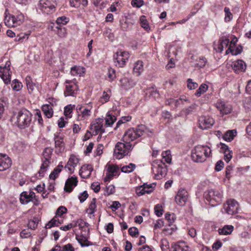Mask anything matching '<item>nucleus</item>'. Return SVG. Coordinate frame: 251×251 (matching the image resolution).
I'll use <instances>...</instances> for the list:
<instances>
[{
    "label": "nucleus",
    "mask_w": 251,
    "mask_h": 251,
    "mask_svg": "<svg viewBox=\"0 0 251 251\" xmlns=\"http://www.w3.org/2000/svg\"><path fill=\"white\" fill-rule=\"evenodd\" d=\"M16 119L15 124L20 129L28 127L32 123V115L28 110L24 108L19 111L13 117Z\"/></svg>",
    "instance_id": "obj_1"
},
{
    "label": "nucleus",
    "mask_w": 251,
    "mask_h": 251,
    "mask_svg": "<svg viewBox=\"0 0 251 251\" xmlns=\"http://www.w3.org/2000/svg\"><path fill=\"white\" fill-rule=\"evenodd\" d=\"M211 150L207 146L198 145L191 151V158L197 163L204 162L206 158L210 156Z\"/></svg>",
    "instance_id": "obj_2"
},
{
    "label": "nucleus",
    "mask_w": 251,
    "mask_h": 251,
    "mask_svg": "<svg viewBox=\"0 0 251 251\" xmlns=\"http://www.w3.org/2000/svg\"><path fill=\"white\" fill-rule=\"evenodd\" d=\"M147 130V127L145 125H138L135 128H131L128 129L124 134L122 141L124 142L130 143L138 137H141L144 133Z\"/></svg>",
    "instance_id": "obj_3"
},
{
    "label": "nucleus",
    "mask_w": 251,
    "mask_h": 251,
    "mask_svg": "<svg viewBox=\"0 0 251 251\" xmlns=\"http://www.w3.org/2000/svg\"><path fill=\"white\" fill-rule=\"evenodd\" d=\"M203 197L212 206L219 205L222 202V195L221 193L214 189L206 190L203 194Z\"/></svg>",
    "instance_id": "obj_4"
},
{
    "label": "nucleus",
    "mask_w": 251,
    "mask_h": 251,
    "mask_svg": "<svg viewBox=\"0 0 251 251\" xmlns=\"http://www.w3.org/2000/svg\"><path fill=\"white\" fill-rule=\"evenodd\" d=\"M132 149V145L128 142H118L115 147L114 155L116 158L120 159L127 155Z\"/></svg>",
    "instance_id": "obj_5"
},
{
    "label": "nucleus",
    "mask_w": 251,
    "mask_h": 251,
    "mask_svg": "<svg viewBox=\"0 0 251 251\" xmlns=\"http://www.w3.org/2000/svg\"><path fill=\"white\" fill-rule=\"evenodd\" d=\"M25 19L24 15L21 13H17L16 15L7 16L5 15L4 23L8 27H15L21 25Z\"/></svg>",
    "instance_id": "obj_6"
},
{
    "label": "nucleus",
    "mask_w": 251,
    "mask_h": 251,
    "mask_svg": "<svg viewBox=\"0 0 251 251\" xmlns=\"http://www.w3.org/2000/svg\"><path fill=\"white\" fill-rule=\"evenodd\" d=\"M57 5L55 0H40L39 8L44 13L49 14L55 11V7Z\"/></svg>",
    "instance_id": "obj_7"
},
{
    "label": "nucleus",
    "mask_w": 251,
    "mask_h": 251,
    "mask_svg": "<svg viewBox=\"0 0 251 251\" xmlns=\"http://www.w3.org/2000/svg\"><path fill=\"white\" fill-rule=\"evenodd\" d=\"M76 83V80L75 78L65 81L66 89L64 92L65 97H75L78 90V86Z\"/></svg>",
    "instance_id": "obj_8"
},
{
    "label": "nucleus",
    "mask_w": 251,
    "mask_h": 251,
    "mask_svg": "<svg viewBox=\"0 0 251 251\" xmlns=\"http://www.w3.org/2000/svg\"><path fill=\"white\" fill-rule=\"evenodd\" d=\"M129 57V53L126 51L120 50L113 56L114 63L116 66L123 67Z\"/></svg>",
    "instance_id": "obj_9"
},
{
    "label": "nucleus",
    "mask_w": 251,
    "mask_h": 251,
    "mask_svg": "<svg viewBox=\"0 0 251 251\" xmlns=\"http://www.w3.org/2000/svg\"><path fill=\"white\" fill-rule=\"evenodd\" d=\"M151 169L157 178L165 176L166 174L165 165L160 160H156L153 161Z\"/></svg>",
    "instance_id": "obj_10"
},
{
    "label": "nucleus",
    "mask_w": 251,
    "mask_h": 251,
    "mask_svg": "<svg viewBox=\"0 0 251 251\" xmlns=\"http://www.w3.org/2000/svg\"><path fill=\"white\" fill-rule=\"evenodd\" d=\"M10 65V61H7L4 66H0V76L6 84H9L11 81Z\"/></svg>",
    "instance_id": "obj_11"
},
{
    "label": "nucleus",
    "mask_w": 251,
    "mask_h": 251,
    "mask_svg": "<svg viewBox=\"0 0 251 251\" xmlns=\"http://www.w3.org/2000/svg\"><path fill=\"white\" fill-rule=\"evenodd\" d=\"M52 149L49 148H46L44 151L43 155L45 157V160L43 161L40 169L38 172L40 176H44L45 172L47 170L50 163L49 158H50V155L52 152Z\"/></svg>",
    "instance_id": "obj_12"
},
{
    "label": "nucleus",
    "mask_w": 251,
    "mask_h": 251,
    "mask_svg": "<svg viewBox=\"0 0 251 251\" xmlns=\"http://www.w3.org/2000/svg\"><path fill=\"white\" fill-rule=\"evenodd\" d=\"M224 209L228 214L233 215L238 212L239 204L235 200L230 199L224 204Z\"/></svg>",
    "instance_id": "obj_13"
},
{
    "label": "nucleus",
    "mask_w": 251,
    "mask_h": 251,
    "mask_svg": "<svg viewBox=\"0 0 251 251\" xmlns=\"http://www.w3.org/2000/svg\"><path fill=\"white\" fill-rule=\"evenodd\" d=\"M103 124V120L99 118L96 119L95 122L91 125L90 129L92 131L93 135H96L98 134L101 135L104 132Z\"/></svg>",
    "instance_id": "obj_14"
},
{
    "label": "nucleus",
    "mask_w": 251,
    "mask_h": 251,
    "mask_svg": "<svg viewBox=\"0 0 251 251\" xmlns=\"http://www.w3.org/2000/svg\"><path fill=\"white\" fill-rule=\"evenodd\" d=\"M188 198V194L187 191L183 188H181L178 191L175 197L176 203L180 206H184Z\"/></svg>",
    "instance_id": "obj_15"
},
{
    "label": "nucleus",
    "mask_w": 251,
    "mask_h": 251,
    "mask_svg": "<svg viewBox=\"0 0 251 251\" xmlns=\"http://www.w3.org/2000/svg\"><path fill=\"white\" fill-rule=\"evenodd\" d=\"M199 126L202 129L211 127L214 124V119L209 116H201L199 119Z\"/></svg>",
    "instance_id": "obj_16"
},
{
    "label": "nucleus",
    "mask_w": 251,
    "mask_h": 251,
    "mask_svg": "<svg viewBox=\"0 0 251 251\" xmlns=\"http://www.w3.org/2000/svg\"><path fill=\"white\" fill-rule=\"evenodd\" d=\"M12 164L11 158L6 154L0 153V171L8 169Z\"/></svg>",
    "instance_id": "obj_17"
},
{
    "label": "nucleus",
    "mask_w": 251,
    "mask_h": 251,
    "mask_svg": "<svg viewBox=\"0 0 251 251\" xmlns=\"http://www.w3.org/2000/svg\"><path fill=\"white\" fill-rule=\"evenodd\" d=\"M63 140V136L59 135L58 134H54L55 147L56 149V151L58 153L62 152L64 150L65 144Z\"/></svg>",
    "instance_id": "obj_18"
},
{
    "label": "nucleus",
    "mask_w": 251,
    "mask_h": 251,
    "mask_svg": "<svg viewBox=\"0 0 251 251\" xmlns=\"http://www.w3.org/2000/svg\"><path fill=\"white\" fill-rule=\"evenodd\" d=\"M216 106L223 114H228L231 112L232 110L230 105L226 104L221 100L216 102Z\"/></svg>",
    "instance_id": "obj_19"
},
{
    "label": "nucleus",
    "mask_w": 251,
    "mask_h": 251,
    "mask_svg": "<svg viewBox=\"0 0 251 251\" xmlns=\"http://www.w3.org/2000/svg\"><path fill=\"white\" fill-rule=\"evenodd\" d=\"M153 190L152 184H147L144 183L143 185L140 186L136 188V193L138 196H142L145 193L149 194Z\"/></svg>",
    "instance_id": "obj_20"
},
{
    "label": "nucleus",
    "mask_w": 251,
    "mask_h": 251,
    "mask_svg": "<svg viewBox=\"0 0 251 251\" xmlns=\"http://www.w3.org/2000/svg\"><path fill=\"white\" fill-rule=\"evenodd\" d=\"M77 182L76 177H71L68 178L65 182L64 191L68 193L71 192L74 188L77 185Z\"/></svg>",
    "instance_id": "obj_21"
},
{
    "label": "nucleus",
    "mask_w": 251,
    "mask_h": 251,
    "mask_svg": "<svg viewBox=\"0 0 251 251\" xmlns=\"http://www.w3.org/2000/svg\"><path fill=\"white\" fill-rule=\"evenodd\" d=\"M78 162L79 159L75 155L71 154L65 168H67L71 173H73Z\"/></svg>",
    "instance_id": "obj_22"
},
{
    "label": "nucleus",
    "mask_w": 251,
    "mask_h": 251,
    "mask_svg": "<svg viewBox=\"0 0 251 251\" xmlns=\"http://www.w3.org/2000/svg\"><path fill=\"white\" fill-rule=\"evenodd\" d=\"M120 86L125 90L129 89L133 87L136 84V82L133 79L124 77L120 80Z\"/></svg>",
    "instance_id": "obj_23"
},
{
    "label": "nucleus",
    "mask_w": 251,
    "mask_h": 251,
    "mask_svg": "<svg viewBox=\"0 0 251 251\" xmlns=\"http://www.w3.org/2000/svg\"><path fill=\"white\" fill-rule=\"evenodd\" d=\"M93 170V167L91 165H84L81 167L79 174L82 178H87L90 176Z\"/></svg>",
    "instance_id": "obj_24"
},
{
    "label": "nucleus",
    "mask_w": 251,
    "mask_h": 251,
    "mask_svg": "<svg viewBox=\"0 0 251 251\" xmlns=\"http://www.w3.org/2000/svg\"><path fill=\"white\" fill-rule=\"evenodd\" d=\"M232 69L236 73L245 71L246 65L242 60H238L233 62Z\"/></svg>",
    "instance_id": "obj_25"
},
{
    "label": "nucleus",
    "mask_w": 251,
    "mask_h": 251,
    "mask_svg": "<svg viewBox=\"0 0 251 251\" xmlns=\"http://www.w3.org/2000/svg\"><path fill=\"white\" fill-rule=\"evenodd\" d=\"M77 110L79 111L78 117L80 118V120H84L87 119L91 115V108L88 107H85L84 106H80L77 108Z\"/></svg>",
    "instance_id": "obj_26"
},
{
    "label": "nucleus",
    "mask_w": 251,
    "mask_h": 251,
    "mask_svg": "<svg viewBox=\"0 0 251 251\" xmlns=\"http://www.w3.org/2000/svg\"><path fill=\"white\" fill-rule=\"evenodd\" d=\"M75 238L82 247H88L93 245V243L88 240L87 237L83 235H76Z\"/></svg>",
    "instance_id": "obj_27"
},
{
    "label": "nucleus",
    "mask_w": 251,
    "mask_h": 251,
    "mask_svg": "<svg viewBox=\"0 0 251 251\" xmlns=\"http://www.w3.org/2000/svg\"><path fill=\"white\" fill-rule=\"evenodd\" d=\"M143 62L139 60L136 62L133 67V72L137 75H140L143 72Z\"/></svg>",
    "instance_id": "obj_28"
},
{
    "label": "nucleus",
    "mask_w": 251,
    "mask_h": 251,
    "mask_svg": "<svg viewBox=\"0 0 251 251\" xmlns=\"http://www.w3.org/2000/svg\"><path fill=\"white\" fill-rule=\"evenodd\" d=\"M234 229V227L232 225H225L222 228H219L218 232L220 235H229Z\"/></svg>",
    "instance_id": "obj_29"
},
{
    "label": "nucleus",
    "mask_w": 251,
    "mask_h": 251,
    "mask_svg": "<svg viewBox=\"0 0 251 251\" xmlns=\"http://www.w3.org/2000/svg\"><path fill=\"white\" fill-rule=\"evenodd\" d=\"M220 44H218L217 51L222 52L225 48H226L229 45L230 40L229 39L223 37L220 40Z\"/></svg>",
    "instance_id": "obj_30"
},
{
    "label": "nucleus",
    "mask_w": 251,
    "mask_h": 251,
    "mask_svg": "<svg viewBox=\"0 0 251 251\" xmlns=\"http://www.w3.org/2000/svg\"><path fill=\"white\" fill-rule=\"evenodd\" d=\"M42 109L44 114L47 118H50L52 117L53 111L51 105L48 104H44L42 106Z\"/></svg>",
    "instance_id": "obj_31"
},
{
    "label": "nucleus",
    "mask_w": 251,
    "mask_h": 251,
    "mask_svg": "<svg viewBox=\"0 0 251 251\" xmlns=\"http://www.w3.org/2000/svg\"><path fill=\"white\" fill-rule=\"evenodd\" d=\"M237 132L235 129L227 131L223 136V139L228 142L231 141L236 135Z\"/></svg>",
    "instance_id": "obj_32"
},
{
    "label": "nucleus",
    "mask_w": 251,
    "mask_h": 251,
    "mask_svg": "<svg viewBox=\"0 0 251 251\" xmlns=\"http://www.w3.org/2000/svg\"><path fill=\"white\" fill-rule=\"evenodd\" d=\"M63 168V166L62 165L59 164L50 175V178L54 180L58 177Z\"/></svg>",
    "instance_id": "obj_33"
},
{
    "label": "nucleus",
    "mask_w": 251,
    "mask_h": 251,
    "mask_svg": "<svg viewBox=\"0 0 251 251\" xmlns=\"http://www.w3.org/2000/svg\"><path fill=\"white\" fill-rule=\"evenodd\" d=\"M116 118L115 116L108 112L105 118V126H111L116 121Z\"/></svg>",
    "instance_id": "obj_34"
},
{
    "label": "nucleus",
    "mask_w": 251,
    "mask_h": 251,
    "mask_svg": "<svg viewBox=\"0 0 251 251\" xmlns=\"http://www.w3.org/2000/svg\"><path fill=\"white\" fill-rule=\"evenodd\" d=\"M172 251H189L188 247L184 243H179L172 246Z\"/></svg>",
    "instance_id": "obj_35"
},
{
    "label": "nucleus",
    "mask_w": 251,
    "mask_h": 251,
    "mask_svg": "<svg viewBox=\"0 0 251 251\" xmlns=\"http://www.w3.org/2000/svg\"><path fill=\"white\" fill-rule=\"evenodd\" d=\"M20 202L23 204H27L29 202L32 201L27 192H23L20 195Z\"/></svg>",
    "instance_id": "obj_36"
},
{
    "label": "nucleus",
    "mask_w": 251,
    "mask_h": 251,
    "mask_svg": "<svg viewBox=\"0 0 251 251\" xmlns=\"http://www.w3.org/2000/svg\"><path fill=\"white\" fill-rule=\"evenodd\" d=\"M96 198H93L89 204V207L86 210V212L90 215L93 214L96 211Z\"/></svg>",
    "instance_id": "obj_37"
},
{
    "label": "nucleus",
    "mask_w": 251,
    "mask_h": 251,
    "mask_svg": "<svg viewBox=\"0 0 251 251\" xmlns=\"http://www.w3.org/2000/svg\"><path fill=\"white\" fill-rule=\"evenodd\" d=\"M71 5L74 7H79L81 4L86 6L88 4L87 0H70Z\"/></svg>",
    "instance_id": "obj_38"
},
{
    "label": "nucleus",
    "mask_w": 251,
    "mask_h": 251,
    "mask_svg": "<svg viewBox=\"0 0 251 251\" xmlns=\"http://www.w3.org/2000/svg\"><path fill=\"white\" fill-rule=\"evenodd\" d=\"M208 85L205 83L201 84L197 90L195 95L197 97H200L202 94L206 92L208 90Z\"/></svg>",
    "instance_id": "obj_39"
},
{
    "label": "nucleus",
    "mask_w": 251,
    "mask_h": 251,
    "mask_svg": "<svg viewBox=\"0 0 251 251\" xmlns=\"http://www.w3.org/2000/svg\"><path fill=\"white\" fill-rule=\"evenodd\" d=\"M84 68L76 66H74L71 68L70 73L72 75L75 76L76 75H81L84 73Z\"/></svg>",
    "instance_id": "obj_40"
},
{
    "label": "nucleus",
    "mask_w": 251,
    "mask_h": 251,
    "mask_svg": "<svg viewBox=\"0 0 251 251\" xmlns=\"http://www.w3.org/2000/svg\"><path fill=\"white\" fill-rule=\"evenodd\" d=\"M136 168V165L133 163H130L127 165L124 166L121 168L122 172L125 173H130L134 171Z\"/></svg>",
    "instance_id": "obj_41"
},
{
    "label": "nucleus",
    "mask_w": 251,
    "mask_h": 251,
    "mask_svg": "<svg viewBox=\"0 0 251 251\" xmlns=\"http://www.w3.org/2000/svg\"><path fill=\"white\" fill-rule=\"evenodd\" d=\"M235 48H232L231 49H227L226 50V54H228L229 52L233 55H237L241 53L242 51V47L241 46H238L234 49Z\"/></svg>",
    "instance_id": "obj_42"
},
{
    "label": "nucleus",
    "mask_w": 251,
    "mask_h": 251,
    "mask_svg": "<svg viewBox=\"0 0 251 251\" xmlns=\"http://www.w3.org/2000/svg\"><path fill=\"white\" fill-rule=\"evenodd\" d=\"M69 22V18L64 16L57 18L56 20V23L59 26L66 25Z\"/></svg>",
    "instance_id": "obj_43"
},
{
    "label": "nucleus",
    "mask_w": 251,
    "mask_h": 251,
    "mask_svg": "<svg viewBox=\"0 0 251 251\" xmlns=\"http://www.w3.org/2000/svg\"><path fill=\"white\" fill-rule=\"evenodd\" d=\"M196 61L195 66L199 68H201L205 65L207 60L204 57L200 56L198 59L196 60Z\"/></svg>",
    "instance_id": "obj_44"
},
{
    "label": "nucleus",
    "mask_w": 251,
    "mask_h": 251,
    "mask_svg": "<svg viewBox=\"0 0 251 251\" xmlns=\"http://www.w3.org/2000/svg\"><path fill=\"white\" fill-rule=\"evenodd\" d=\"M110 93L111 91L109 89L107 90V91H103L102 93V96L100 98V101L102 103H104L106 102H107L110 97Z\"/></svg>",
    "instance_id": "obj_45"
},
{
    "label": "nucleus",
    "mask_w": 251,
    "mask_h": 251,
    "mask_svg": "<svg viewBox=\"0 0 251 251\" xmlns=\"http://www.w3.org/2000/svg\"><path fill=\"white\" fill-rule=\"evenodd\" d=\"M75 107V105H72L71 104H69L66 106L64 108V115L67 118H71L72 117V113L73 112V110Z\"/></svg>",
    "instance_id": "obj_46"
},
{
    "label": "nucleus",
    "mask_w": 251,
    "mask_h": 251,
    "mask_svg": "<svg viewBox=\"0 0 251 251\" xmlns=\"http://www.w3.org/2000/svg\"><path fill=\"white\" fill-rule=\"evenodd\" d=\"M58 218L54 216L46 225V228H50L51 227L55 226H58L59 225L57 222Z\"/></svg>",
    "instance_id": "obj_47"
},
{
    "label": "nucleus",
    "mask_w": 251,
    "mask_h": 251,
    "mask_svg": "<svg viewBox=\"0 0 251 251\" xmlns=\"http://www.w3.org/2000/svg\"><path fill=\"white\" fill-rule=\"evenodd\" d=\"M162 155L163 157V159L166 162L168 163H171L172 160V157L171 155V152L170 151H163L162 153Z\"/></svg>",
    "instance_id": "obj_48"
},
{
    "label": "nucleus",
    "mask_w": 251,
    "mask_h": 251,
    "mask_svg": "<svg viewBox=\"0 0 251 251\" xmlns=\"http://www.w3.org/2000/svg\"><path fill=\"white\" fill-rule=\"evenodd\" d=\"M224 11L225 12V21L229 22L233 18L232 13L230 11V9L227 7H225L224 8Z\"/></svg>",
    "instance_id": "obj_49"
},
{
    "label": "nucleus",
    "mask_w": 251,
    "mask_h": 251,
    "mask_svg": "<svg viewBox=\"0 0 251 251\" xmlns=\"http://www.w3.org/2000/svg\"><path fill=\"white\" fill-rule=\"evenodd\" d=\"M67 211V208L63 206H60L56 210L55 213V216L57 218L61 217V216L64 214L66 213Z\"/></svg>",
    "instance_id": "obj_50"
},
{
    "label": "nucleus",
    "mask_w": 251,
    "mask_h": 251,
    "mask_svg": "<svg viewBox=\"0 0 251 251\" xmlns=\"http://www.w3.org/2000/svg\"><path fill=\"white\" fill-rule=\"evenodd\" d=\"M140 20L141 26L146 30H148L150 28V26L147 20L146 19L145 16H141Z\"/></svg>",
    "instance_id": "obj_51"
},
{
    "label": "nucleus",
    "mask_w": 251,
    "mask_h": 251,
    "mask_svg": "<svg viewBox=\"0 0 251 251\" xmlns=\"http://www.w3.org/2000/svg\"><path fill=\"white\" fill-rule=\"evenodd\" d=\"M187 87L190 90L195 89L198 87V84L193 81L192 79L189 78L187 80Z\"/></svg>",
    "instance_id": "obj_52"
},
{
    "label": "nucleus",
    "mask_w": 251,
    "mask_h": 251,
    "mask_svg": "<svg viewBox=\"0 0 251 251\" xmlns=\"http://www.w3.org/2000/svg\"><path fill=\"white\" fill-rule=\"evenodd\" d=\"M56 28L57 29L56 33L59 37L61 38L65 37L66 34L65 28H62L61 26H57Z\"/></svg>",
    "instance_id": "obj_53"
},
{
    "label": "nucleus",
    "mask_w": 251,
    "mask_h": 251,
    "mask_svg": "<svg viewBox=\"0 0 251 251\" xmlns=\"http://www.w3.org/2000/svg\"><path fill=\"white\" fill-rule=\"evenodd\" d=\"M161 248L163 251H172V249H169L167 240L165 239L161 241Z\"/></svg>",
    "instance_id": "obj_54"
},
{
    "label": "nucleus",
    "mask_w": 251,
    "mask_h": 251,
    "mask_svg": "<svg viewBox=\"0 0 251 251\" xmlns=\"http://www.w3.org/2000/svg\"><path fill=\"white\" fill-rule=\"evenodd\" d=\"M165 219L168 221L169 224H172L175 220L176 217L174 214L166 213L165 215Z\"/></svg>",
    "instance_id": "obj_55"
},
{
    "label": "nucleus",
    "mask_w": 251,
    "mask_h": 251,
    "mask_svg": "<svg viewBox=\"0 0 251 251\" xmlns=\"http://www.w3.org/2000/svg\"><path fill=\"white\" fill-rule=\"evenodd\" d=\"M22 86L23 85L21 82L17 81V79L14 80V82L12 84V88L14 90L17 91H19L22 89Z\"/></svg>",
    "instance_id": "obj_56"
},
{
    "label": "nucleus",
    "mask_w": 251,
    "mask_h": 251,
    "mask_svg": "<svg viewBox=\"0 0 251 251\" xmlns=\"http://www.w3.org/2000/svg\"><path fill=\"white\" fill-rule=\"evenodd\" d=\"M154 212L158 217L161 216L163 214V209L162 206L158 204L154 207Z\"/></svg>",
    "instance_id": "obj_57"
},
{
    "label": "nucleus",
    "mask_w": 251,
    "mask_h": 251,
    "mask_svg": "<svg viewBox=\"0 0 251 251\" xmlns=\"http://www.w3.org/2000/svg\"><path fill=\"white\" fill-rule=\"evenodd\" d=\"M226 152L224 153V160L226 162H228L232 157V151L229 150L226 151Z\"/></svg>",
    "instance_id": "obj_58"
},
{
    "label": "nucleus",
    "mask_w": 251,
    "mask_h": 251,
    "mask_svg": "<svg viewBox=\"0 0 251 251\" xmlns=\"http://www.w3.org/2000/svg\"><path fill=\"white\" fill-rule=\"evenodd\" d=\"M88 197V194L86 191H84L80 193L78 196V199L80 202H83Z\"/></svg>",
    "instance_id": "obj_59"
},
{
    "label": "nucleus",
    "mask_w": 251,
    "mask_h": 251,
    "mask_svg": "<svg viewBox=\"0 0 251 251\" xmlns=\"http://www.w3.org/2000/svg\"><path fill=\"white\" fill-rule=\"evenodd\" d=\"M144 4L143 0H132L131 1V5L133 7L137 8L141 7Z\"/></svg>",
    "instance_id": "obj_60"
},
{
    "label": "nucleus",
    "mask_w": 251,
    "mask_h": 251,
    "mask_svg": "<svg viewBox=\"0 0 251 251\" xmlns=\"http://www.w3.org/2000/svg\"><path fill=\"white\" fill-rule=\"evenodd\" d=\"M91 188L95 193H98L100 191V184L98 182H95L92 183Z\"/></svg>",
    "instance_id": "obj_61"
},
{
    "label": "nucleus",
    "mask_w": 251,
    "mask_h": 251,
    "mask_svg": "<svg viewBox=\"0 0 251 251\" xmlns=\"http://www.w3.org/2000/svg\"><path fill=\"white\" fill-rule=\"evenodd\" d=\"M128 232L131 236H136L138 234V229L135 227H130L128 229Z\"/></svg>",
    "instance_id": "obj_62"
},
{
    "label": "nucleus",
    "mask_w": 251,
    "mask_h": 251,
    "mask_svg": "<svg viewBox=\"0 0 251 251\" xmlns=\"http://www.w3.org/2000/svg\"><path fill=\"white\" fill-rule=\"evenodd\" d=\"M61 251H75V249L71 244L68 243L63 246Z\"/></svg>",
    "instance_id": "obj_63"
},
{
    "label": "nucleus",
    "mask_w": 251,
    "mask_h": 251,
    "mask_svg": "<svg viewBox=\"0 0 251 251\" xmlns=\"http://www.w3.org/2000/svg\"><path fill=\"white\" fill-rule=\"evenodd\" d=\"M244 105L247 109H251V97L246 98L245 99Z\"/></svg>",
    "instance_id": "obj_64"
}]
</instances>
